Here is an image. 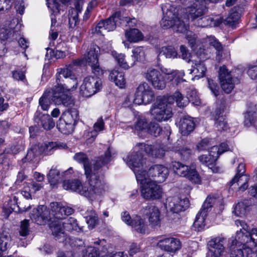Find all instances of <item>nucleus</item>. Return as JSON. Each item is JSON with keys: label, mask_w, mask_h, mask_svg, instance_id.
<instances>
[{"label": "nucleus", "mask_w": 257, "mask_h": 257, "mask_svg": "<svg viewBox=\"0 0 257 257\" xmlns=\"http://www.w3.org/2000/svg\"><path fill=\"white\" fill-rule=\"evenodd\" d=\"M115 154L114 149L109 147L104 155L96 159L93 164V172L86 177L88 186L84 187V191L81 192L82 196L93 201L99 199L108 191V186L104 179L101 168L111 162Z\"/></svg>", "instance_id": "nucleus-1"}, {"label": "nucleus", "mask_w": 257, "mask_h": 257, "mask_svg": "<svg viewBox=\"0 0 257 257\" xmlns=\"http://www.w3.org/2000/svg\"><path fill=\"white\" fill-rule=\"evenodd\" d=\"M236 224L242 227L239 231L236 232L235 238L232 241L230 246V257H246L244 249L247 247H253L252 239V229L247 230V225L244 222L237 220ZM226 239L218 236L209 241V245L212 248L210 250L211 257H223Z\"/></svg>", "instance_id": "nucleus-2"}, {"label": "nucleus", "mask_w": 257, "mask_h": 257, "mask_svg": "<svg viewBox=\"0 0 257 257\" xmlns=\"http://www.w3.org/2000/svg\"><path fill=\"white\" fill-rule=\"evenodd\" d=\"M163 17L161 25L164 29L173 28L178 32L186 33V38L193 50L195 49L196 37L192 31H188L189 28L188 19L183 16L178 17V10L175 7L167 4L162 8Z\"/></svg>", "instance_id": "nucleus-3"}, {"label": "nucleus", "mask_w": 257, "mask_h": 257, "mask_svg": "<svg viewBox=\"0 0 257 257\" xmlns=\"http://www.w3.org/2000/svg\"><path fill=\"white\" fill-rule=\"evenodd\" d=\"M141 164L140 163L134 164L131 161L128 163V167L133 171L137 181L140 185L141 196L147 200L160 199L163 194L162 187L150 179H146L144 175L138 172L140 170V168H142Z\"/></svg>", "instance_id": "nucleus-4"}, {"label": "nucleus", "mask_w": 257, "mask_h": 257, "mask_svg": "<svg viewBox=\"0 0 257 257\" xmlns=\"http://www.w3.org/2000/svg\"><path fill=\"white\" fill-rule=\"evenodd\" d=\"M124 161L128 166V163L131 161L134 164H140L142 165V168L138 172L144 175L146 179H150L156 183L164 182L169 175V170L167 167L163 165H155L151 167L148 171L146 170V160L141 155H127L123 157Z\"/></svg>", "instance_id": "nucleus-5"}, {"label": "nucleus", "mask_w": 257, "mask_h": 257, "mask_svg": "<svg viewBox=\"0 0 257 257\" xmlns=\"http://www.w3.org/2000/svg\"><path fill=\"white\" fill-rule=\"evenodd\" d=\"M83 60L76 59L65 67L61 69L56 75L57 85L54 87H60L61 91L68 94V92L75 90L77 87L78 81L74 73L75 67L81 66Z\"/></svg>", "instance_id": "nucleus-6"}, {"label": "nucleus", "mask_w": 257, "mask_h": 257, "mask_svg": "<svg viewBox=\"0 0 257 257\" xmlns=\"http://www.w3.org/2000/svg\"><path fill=\"white\" fill-rule=\"evenodd\" d=\"M51 101L57 105L63 104L70 106L73 104V100L69 94L61 91L59 87H54L52 90H47L39 99V104L44 110H47Z\"/></svg>", "instance_id": "nucleus-7"}, {"label": "nucleus", "mask_w": 257, "mask_h": 257, "mask_svg": "<svg viewBox=\"0 0 257 257\" xmlns=\"http://www.w3.org/2000/svg\"><path fill=\"white\" fill-rule=\"evenodd\" d=\"M174 101L172 95L158 97L150 110L153 119L158 122H162L171 118L173 113L170 104Z\"/></svg>", "instance_id": "nucleus-8"}, {"label": "nucleus", "mask_w": 257, "mask_h": 257, "mask_svg": "<svg viewBox=\"0 0 257 257\" xmlns=\"http://www.w3.org/2000/svg\"><path fill=\"white\" fill-rule=\"evenodd\" d=\"M137 20L135 19H130L127 17L122 16L120 12H117L109 19L99 22L92 29L93 33L103 35V31L107 32L114 30L116 26L125 25L128 27L133 26Z\"/></svg>", "instance_id": "nucleus-9"}, {"label": "nucleus", "mask_w": 257, "mask_h": 257, "mask_svg": "<svg viewBox=\"0 0 257 257\" xmlns=\"http://www.w3.org/2000/svg\"><path fill=\"white\" fill-rule=\"evenodd\" d=\"M170 149H171V146L166 148L162 144L158 143L153 145L140 143L134 147L133 152H130L128 155H141L142 158L144 159L143 153L145 152L153 157L162 158L164 156L165 152L171 151Z\"/></svg>", "instance_id": "nucleus-10"}, {"label": "nucleus", "mask_w": 257, "mask_h": 257, "mask_svg": "<svg viewBox=\"0 0 257 257\" xmlns=\"http://www.w3.org/2000/svg\"><path fill=\"white\" fill-rule=\"evenodd\" d=\"M189 206V200L181 199L178 197H169L167 199L166 207L170 212L168 213V220L171 222H177L180 218L179 213L185 210Z\"/></svg>", "instance_id": "nucleus-11"}, {"label": "nucleus", "mask_w": 257, "mask_h": 257, "mask_svg": "<svg viewBox=\"0 0 257 257\" xmlns=\"http://www.w3.org/2000/svg\"><path fill=\"white\" fill-rule=\"evenodd\" d=\"M70 243L72 248L73 257H99L98 249L91 246L86 247L82 239L79 238L72 239Z\"/></svg>", "instance_id": "nucleus-12"}, {"label": "nucleus", "mask_w": 257, "mask_h": 257, "mask_svg": "<svg viewBox=\"0 0 257 257\" xmlns=\"http://www.w3.org/2000/svg\"><path fill=\"white\" fill-rule=\"evenodd\" d=\"M171 167L177 175L186 177L195 184H200L201 178L196 169L192 167L184 165L179 162H173Z\"/></svg>", "instance_id": "nucleus-13"}, {"label": "nucleus", "mask_w": 257, "mask_h": 257, "mask_svg": "<svg viewBox=\"0 0 257 257\" xmlns=\"http://www.w3.org/2000/svg\"><path fill=\"white\" fill-rule=\"evenodd\" d=\"M215 198L212 196H208L204 202L203 204L196 216L193 227L198 231L203 230L205 226V219L208 213L211 210L213 204L215 203Z\"/></svg>", "instance_id": "nucleus-14"}, {"label": "nucleus", "mask_w": 257, "mask_h": 257, "mask_svg": "<svg viewBox=\"0 0 257 257\" xmlns=\"http://www.w3.org/2000/svg\"><path fill=\"white\" fill-rule=\"evenodd\" d=\"M96 76L84 78L80 87V93L82 96L89 97L100 91L102 86V81L98 76Z\"/></svg>", "instance_id": "nucleus-15"}, {"label": "nucleus", "mask_w": 257, "mask_h": 257, "mask_svg": "<svg viewBox=\"0 0 257 257\" xmlns=\"http://www.w3.org/2000/svg\"><path fill=\"white\" fill-rule=\"evenodd\" d=\"M99 48L95 45H91L87 52L84 55L82 60H83V63L90 66L92 69V72L95 75L101 76L103 72L101 68L100 67L98 63V52Z\"/></svg>", "instance_id": "nucleus-16"}, {"label": "nucleus", "mask_w": 257, "mask_h": 257, "mask_svg": "<svg viewBox=\"0 0 257 257\" xmlns=\"http://www.w3.org/2000/svg\"><path fill=\"white\" fill-rule=\"evenodd\" d=\"M172 96L179 107L186 106L189 102H192L193 104L196 106L199 105L201 103L197 91L193 86H190L186 88L187 99L184 98L179 91H176Z\"/></svg>", "instance_id": "nucleus-17"}, {"label": "nucleus", "mask_w": 257, "mask_h": 257, "mask_svg": "<svg viewBox=\"0 0 257 257\" xmlns=\"http://www.w3.org/2000/svg\"><path fill=\"white\" fill-rule=\"evenodd\" d=\"M217 0H196V2L187 7L184 10L186 18L194 20L204 15L207 11L205 4L216 3Z\"/></svg>", "instance_id": "nucleus-18"}, {"label": "nucleus", "mask_w": 257, "mask_h": 257, "mask_svg": "<svg viewBox=\"0 0 257 257\" xmlns=\"http://www.w3.org/2000/svg\"><path fill=\"white\" fill-rule=\"evenodd\" d=\"M155 99L154 91L148 83L140 84L137 87L134 103L137 104H148Z\"/></svg>", "instance_id": "nucleus-19"}, {"label": "nucleus", "mask_w": 257, "mask_h": 257, "mask_svg": "<svg viewBox=\"0 0 257 257\" xmlns=\"http://www.w3.org/2000/svg\"><path fill=\"white\" fill-rule=\"evenodd\" d=\"M57 149L54 142L44 143L34 145L28 150L26 155L28 160L32 161L33 159L41 154L50 155Z\"/></svg>", "instance_id": "nucleus-20"}, {"label": "nucleus", "mask_w": 257, "mask_h": 257, "mask_svg": "<svg viewBox=\"0 0 257 257\" xmlns=\"http://www.w3.org/2000/svg\"><path fill=\"white\" fill-rule=\"evenodd\" d=\"M219 79L222 89L226 93H230L234 87L235 83L238 82L237 78L233 77L231 72H229L225 66L220 67Z\"/></svg>", "instance_id": "nucleus-21"}, {"label": "nucleus", "mask_w": 257, "mask_h": 257, "mask_svg": "<svg viewBox=\"0 0 257 257\" xmlns=\"http://www.w3.org/2000/svg\"><path fill=\"white\" fill-rule=\"evenodd\" d=\"M145 77L156 89L163 90L166 87L165 78L157 69H148L145 74Z\"/></svg>", "instance_id": "nucleus-22"}, {"label": "nucleus", "mask_w": 257, "mask_h": 257, "mask_svg": "<svg viewBox=\"0 0 257 257\" xmlns=\"http://www.w3.org/2000/svg\"><path fill=\"white\" fill-rule=\"evenodd\" d=\"M142 212L148 218L149 225L152 228L161 226L160 211L157 206L148 205L142 209Z\"/></svg>", "instance_id": "nucleus-23"}, {"label": "nucleus", "mask_w": 257, "mask_h": 257, "mask_svg": "<svg viewBox=\"0 0 257 257\" xmlns=\"http://www.w3.org/2000/svg\"><path fill=\"white\" fill-rule=\"evenodd\" d=\"M31 219L39 225H44L52 219L51 214L46 206L41 205L34 209L30 214Z\"/></svg>", "instance_id": "nucleus-24"}, {"label": "nucleus", "mask_w": 257, "mask_h": 257, "mask_svg": "<svg viewBox=\"0 0 257 257\" xmlns=\"http://www.w3.org/2000/svg\"><path fill=\"white\" fill-rule=\"evenodd\" d=\"M157 246L162 250L170 253H175L181 247V243L177 238L162 237L157 243Z\"/></svg>", "instance_id": "nucleus-25"}, {"label": "nucleus", "mask_w": 257, "mask_h": 257, "mask_svg": "<svg viewBox=\"0 0 257 257\" xmlns=\"http://www.w3.org/2000/svg\"><path fill=\"white\" fill-rule=\"evenodd\" d=\"M22 24L18 19H14L11 21L3 24L0 29V38L5 40L10 38L11 36L19 32Z\"/></svg>", "instance_id": "nucleus-26"}, {"label": "nucleus", "mask_w": 257, "mask_h": 257, "mask_svg": "<svg viewBox=\"0 0 257 257\" xmlns=\"http://www.w3.org/2000/svg\"><path fill=\"white\" fill-rule=\"evenodd\" d=\"M51 210V216L59 220L65 218V216L71 215L74 212V209L69 206H63L58 202H52L50 203Z\"/></svg>", "instance_id": "nucleus-27"}, {"label": "nucleus", "mask_w": 257, "mask_h": 257, "mask_svg": "<svg viewBox=\"0 0 257 257\" xmlns=\"http://www.w3.org/2000/svg\"><path fill=\"white\" fill-rule=\"evenodd\" d=\"M257 108L256 104L253 102H247L246 104V110L244 113V124L246 127L253 125L257 122L256 118Z\"/></svg>", "instance_id": "nucleus-28"}, {"label": "nucleus", "mask_w": 257, "mask_h": 257, "mask_svg": "<svg viewBox=\"0 0 257 257\" xmlns=\"http://www.w3.org/2000/svg\"><path fill=\"white\" fill-rule=\"evenodd\" d=\"M48 8L52 12L51 16V29H57V21L55 18V15L59 13L60 4L59 2L63 4L68 3L70 0H46Z\"/></svg>", "instance_id": "nucleus-29"}, {"label": "nucleus", "mask_w": 257, "mask_h": 257, "mask_svg": "<svg viewBox=\"0 0 257 257\" xmlns=\"http://www.w3.org/2000/svg\"><path fill=\"white\" fill-rule=\"evenodd\" d=\"M195 125L193 118L189 116H185L180 120L179 132L183 136H188L193 131Z\"/></svg>", "instance_id": "nucleus-30"}, {"label": "nucleus", "mask_w": 257, "mask_h": 257, "mask_svg": "<svg viewBox=\"0 0 257 257\" xmlns=\"http://www.w3.org/2000/svg\"><path fill=\"white\" fill-rule=\"evenodd\" d=\"M223 112V109L220 107L217 108L215 111V114L213 115L214 126L219 132L225 131L228 128L227 121L225 120L224 116L222 114Z\"/></svg>", "instance_id": "nucleus-31"}, {"label": "nucleus", "mask_w": 257, "mask_h": 257, "mask_svg": "<svg viewBox=\"0 0 257 257\" xmlns=\"http://www.w3.org/2000/svg\"><path fill=\"white\" fill-rule=\"evenodd\" d=\"M72 173L73 169L71 167L69 168L66 171L62 172L61 174L57 169L52 168L50 170L49 174L47 175V177L51 185H55L62 180V178L63 177L69 174H72Z\"/></svg>", "instance_id": "nucleus-32"}, {"label": "nucleus", "mask_w": 257, "mask_h": 257, "mask_svg": "<svg viewBox=\"0 0 257 257\" xmlns=\"http://www.w3.org/2000/svg\"><path fill=\"white\" fill-rule=\"evenodd\" d=\"M52 234L56 240L63 242L66 240V234L64 231L62 220L54 221L50 225Z\"/></svg>", "instance_id": "nucleus-33"}, {"label": "nucleus", "mask_w": 257, "mask_h": 257, "mask_svg": "<svg viewBox=\"0 0 257 257\" xmlns=\"http://www.w3.org/2000/svg\"><path fill=\"white\" fill-rule=\"evenodd\" d=\"M73 159L83 165L86 177H88L90 174L93 172V169L87 155L83 152L77 153L73 156Z\"/></svg>", "instance_id": "nucleus-34"}, {"label": "nucleus", "mask_w": 257, "mask_h": 257, "mask_svg": "<svg viewBox=\"0 0 257 257\" xmlns=\"http://www.w3.org/2000/svg\"><path fill=\"white\" fill-rule=\"evenodd\" d=\"M161 71L164 74L168 75V79H170L171 81H173L176 85L182 82L186 81L183 78L185 75V73L183 70H171L165 68H162Z\"/></svg>", "instance_id": "nucleus-35"}, {"label": "nucleus", "mask_w": 257, "mask_h": 257, "mask_svg": "<svg viewBox=\"0 0 257 257\" xmlns=\"http://www.w3.org/2000/svg\"><path fill=\"white\" fill-rule=\"evenodd\" d=\"M79 113L77 109L73 108L68 109L62 114L60 119L74 127L78 120Z\"/></svg>", "instance_id": "nucleus-36"}, {"label": "nucleus", "mask_w": 257, "mask_h": 257, "mask_svg": "<svg viewBox=\"0 0 257 257\" xmlns=\"http://www.w3.org/2000/svg\"><path fill=\"white\" fill-rule=\"evenodd\" d=\"M89 229H92L98 224L99 218L96 211L92 208L88 209L84 214Z\"/></svg>", "instance_id": "nucleus-37"}, {"label": "nucleus", "mask_w": 257, "mask_h": 257, "mask_svg": "<svg viewBox=\"0 0 257 257\" xmlns=\"http://www.w3.org/2000/svg\"><path fill=\"white\" fill-rule=\"evenodd\" d=\"M42 187L41 183L35 181H32L27 184L21 192L22 195L27 199L31 198L32 194L35 193L40 190Z\"/></svg>", "instance_id": "nucleus-38"}, {"label": "nucleus", "mask_w": 257, "mask_h": 257, "mask_svg": "<svg viewBox=\"0 0 257 257\" xmlns=\"http://www.w3.org/2000/svg\"><path fill=\"white\" fill-rule=\"evenodd\" d=\"M134 230L138 233L144 234L148 232V226L141 216L136 215L134 217V222L131 225Z\"/></svg>", "instance_id": "nucleus-39"}, {"label": "nucleus", "mask_w": 257, "mask_h": 257, "mask_svg": "<svg viewBox=\"0 0 257 257\" xmlns=\"http://www.w3.org/2000/svg\"><path fill=\"white\" fill-rule=\"evenodd\" d=\"M78 180H64L63 182V187L64 189L76 192L81 195V191H84V187Z\"/></svg>", "instance_id": "nucleus-40"}, {"label": "nucleus", "mask_w": 257, "mask_h": 257, "mask_svg": "<svg viewBox=\"0 0 257 257\" xmlns=\"http://www.w3.org/2000/svg\"><path fill=\"white\" fill-rule=\"evenodd\" d=\"M216 151V148L211 147L208 156L202 155L199 157L200 162L208 167L212 166L218 159Z\"/></svg>", "instance_id": "nucleus-41"}, {"label": "nucleus", "mask_w": 257, "mask_h": 257, "mask_svg": "<svg viewBox=\"0 0 257 257\" xmlns=\"http://www.w3.org/2000/svg\"><path fill=\"white\" fill-rule=\"evenodd\" d=\"M109 79L114 82L119 88H122L125 86V79L124 77V73L118 69H114L112 70L109 74Z\"/></svg>", "instance_id": "nucleus-42"}, {"label": "nucleus", "mask_w": 257, "mask_h": 257, "mask_svg": "<svg viewBox=\"0 0 257 257\" xmlns=\"http://www.w3.org/2000/svg\"><path fill=\"white\" fill-rule=\"evenodd\" d=\"M249 176L246 175H235L233 179L230 181L231 185L237 183L239 187V189L241 191H244L248 187V182L249 181Z\"/></svg>", "instance_id": "nucleus-43"}, {"label": "nucleus", "mask_w": 257, "mask_h": 257, "mask_svg": "<svg viewBox=\"0 0 257 257\" xmlns=\"http://www.w3.org/2000/svg\"><path fill=\"white\" fill-rule=\"evenodd\" d=\"M93 128V130L90 133V137L86 140L87 144L92 143L97 136L98 133L104 129V122L101 117L98 118L97 121L94 124Z\"/></svg>", "instance_id": "nucleus-44"}, {"label": "nucleus", "mask_w": 257, "mask_h": 257, "mask_svg": "<svg viewBox=\"0 0 257 257\" xmlns=\"http://www.w3.org/2000/svg\"><path fill=\"white\" fill-rule=\"evenodd\" d=\"M35 121L39 126L41 125L46 130H50L55 126V122L48 114H43L39 118H36Z\"/></svg>", "instance_id": "nucleus-45"}, {"label": "nucleus", "mask_w": 257, "mask_h": 257, "mask_svg": "<svg viewBox=\"0 0 257 257\" xmlns=\"http://www.w3.org/2000/svg\"><path fill=\"white\" fill-rule=\"evenodd\" d=\"M207 41L210 45L213 46L216 50V59L218 62L221 60L222 56V46L221 44L215 38V37L210 36L207 37Z\"/></svg>", "instance_id": "nucleus-46"}, {"label": "nucleus", "mask_w": 257, "mask_h": 257, "mask_svg": "<svg viewBox=\"0 0 257 257\" xmlns=\"http://www.w3.org/2000/svg\"><path fill=\"white\" fill-rule=\"evenodd\" d=\"M64 221H62V225L64 230L67 231H72L73 230H82V227H79L78 225L77 220L73 217H69L64 219Z\"/></svg>", "instance_id": "nucleus-47"}, {"label": "nucleus", "mask_w": 257, "mask_h": 257, "mask_svg": "<svg viewBox=\"0 0 257 257\" xmlns=\"http://www.w3.org/2000/svg\"><path fill=\"white\" fill-rule=\"evenodd\" d=\"M149 125L148 119L143 116H138L133 128L138 132L146 133Z\"/></svg>", "instance_id": "nucleus-48"}, {"label": "nucleus", "mask_w": 257, "mask_h": 257, "mask_svg": "<svg viewBox=\"0 0 257 257\" xmlns=\"http://www.w3.org/2000/svg\"><path fill=\"white\" fill-rule=\"evenodd\" d=\"M164 56L166 58H177L180 57L175 49L171 46L162 47L160 49L158 57Z\"/></svg>", "instance_id": "nucleus-49"}, {"label": "nucleus", "mask_w": 257, "mask_h": 257, "mask_svg": "<svg viewBox=\"0 0 257 257\" xmlns=\"http://www.w3.org/2000/svg\"><path fill=\"white\" fill-rule=\"evenodd\" d=\"M125 37L131 42H138L143 39L142 33L137 29H130L125 31Z\"/></svg>", "instance_id": "nucleus-50"}, {"label": "nucleus", "mask_w": 257, "mask_h": 257, "mask_svg": "<svg viewBox=\"0 0 257 257\" xmlns=\"http://www.w3.org/2000/svg\"><path fill=\"white\" fill-rule=\"evenodd\" d=\"M202 23L199 22V25L201 27H218L222 22L221 18L214 19L209 17H204L201 19Z\"/></svg>", "instance_id": "nucleus-51"}, {"label": "nucleus", "mask_w": 257, "mask_h": 257, "mask_svg": "<svg viewBox=\"0 0 257 257\" xmlns=\"http://www.w3.org/2000/svg\"><path fill=\"white\" fill-rule=\"evenodd\" d=\"M239 18V14L236 11H233L230 13L227 17L225 19H223L221 18V19L222 20V24L223 23L224 25L231 27H235Z\"/></svg>", "instance_id": "nucleus-52"}, {"label": "nucleus", "mask_w": 257, "mask_h": 257, "mask_svg": "<svg viewBox=\"0 0 257 257\" xmlns=\"http://www.w3.org/2000/svg\"><path fill=\"white\" fill-rule=\"evenodd\" d=\"M170 151L175 153H178L181 157L182 159L184 160H187L192 153V150L189 148L183 147L181 149H178V146L176 145L173 146H171Z\"/></svg>", "instance_id": "nucleus-53"}, {"label": "nucleus", "mask_w": 257, "mask_h": 257, "mask_svg": "<svg viewBox=\"0 0 257 257\" xmlns=\"http://www.w3.org/2000/svg\"><path fill=\"white\" fill-rule=\"evenodd\" d=\"M206 70V68L203 62H199L195 64V67H194L193 69H190V74L195 72L194 73L196 74V75L192 79H198L204 76Z\"/></svg>", "instance_id": "nucleus-54"}, {"label": "nucleus", "mask_w": 257, "mask_h": 257, "mask_svg": "<svg viewBox=\"0 0 257 257\" xmlns=\"http://www.w3.org/2000/svg\"><path fill=\"white\" fill-rule=\"evenodd\" d=\"M57 127L60 132L65 135L72 133L74 129V127L71 124L67 123L65 121H63L60 119L57 123Z\"/></svg>", "instance_id": "nucleus-55"}, {"label": "nucleus", "mask_w": 257, "mask_h": 257, "mask_svg": "<svg viewBox=\"0 0 257 257\" xmlns=\"http://www.w3.org/2000/svg\"><path fill=\"white\" fill-rule=\"evenodd\" d=\"M11 242V237L8 233L0 234V251H6L10 247Z\"/></svg>", "instance_id": "nucleus-56"}, {"label": "nucleus", "mask_w": 257, "mask_h": 257, "mask_svg": "<svg viewBox=\"0 0 257 257\" xmlns=\"http://www.w3.org/2000/svg\"><path fill=\"white\" fill-rule=\"evenodd\" d=\"M162 131V128L159 123L154 121H151L149 122V125L146 133L157 137L160 135Z\"/></svg>", "instance_id": "nucleus-57"}, {"label": "nucleus", "mask_w": 257, "mask_h": 257, "mask_svg": "<svg viewBox=\"0 0 257 257\" xmlns=\"http://www.w3.org/2000/svg\"><path fill=\"white\" fill-rule=\"evenodd\" d=\"M133 57L137 61H144L145 59L146 52L143 47H138L133 50Z\"/></svg>", "instance_id": "nucleus-58"}, {"label": "nucleus", "mask_w": 257, "mask_h": 257, "mask_svg": "<svg viewBox=\"0 0 257 257\" xmlns=\"http://www.w3.org/2000/svg\"><path fill=\"white\" fill-rule=\"evenodd\" d=\"M248 206L245 201L239 202L235 205L232 212L236 216H242L245 215Z\"/></svg>", "instance_id": "nucleus-59"}, {"label": "nucleus", "mask_w": 257, "mask_h": 257, "mask_svg": "<svg viewBox=\"0 0 257 257\" xmlns=\"http://www.w3.org/2000/svg\"><path fill=\"white\" fill-rule=\"evenodd\" d=\"M47 52L46 54V57L47 59H50L53 58L56 59H60L64 57L65 56L64 52L58 50H53L49 48H46Z\"/></svg>", "instance_id": "nucleus-60"}, {"label": "nucleus", "mask_w": 257, "mask_h": 257, "mask_svg": "<svg viewBox=\"0 0 257 257\" xmlns=\"http://www.w3.org/2000/svg\"><path fill=\"white\" fill-rule=\"evenodd\" d=\"M112 55L115 58L119 65L125 69H128L129 68L128 65L125 61V56L122 54H117L116 52H112Z\"/></svg>", "instance_id": "nucleus-61"}, {"label": "nucleus", "mask_w": 257, "mask_h": 257, "mask_svg": "<svg viewBox=\"0 0 257 257\" xmlns=\"http://www.w3.org/2000/svg\"><path fill=\"white\" fill-rule=\"evenodd\" d=\"M29 220L25 219L21 221L19 233L20 236L26 237L29 233Z\"/></svg>", "instance_id": "nucleus-62"}, {"label": "nucleus", "mask_w": 257, "mask_h": 257, "mask_svg": "<svg viewBox=\"0 0 257 257\" xmlns=\"http://www.w3.org/2000/svg\"><path fill=\"white\" fill-rule=\"evenodd\" d=\"M209 88L214 96H217L219 94V86L213 80L208 79Z\"/></svg>", "instance_id": "nucleus-63"}, {"label": "nucleus", "mask_w": 257, "mask_h": 257, "mask_svg": "<svg viewBox=\"0 0 257 257\" xmlns=\"http://www.w3.org/2000/svg\"><path fill=\"white\" fill-rule=\"evenodd\" d=\"M247 73L251 79H257V65L249 66Z\"/></svg>", "instance_id": "nucleus-64"}]
</instances>
